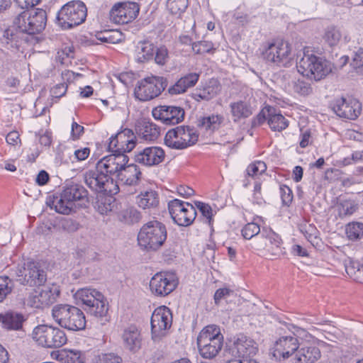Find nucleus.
<instances>
[{
    "label": "nucleus",
    "mask_w": 363,
    "mask_h": 363,
    "mask_svg": "<svg viewBox=\"0 0 363 363\" xmlns=\"http://www.w3.org/2000/svg\"><path fill=\"white\" fill-rule=\"evenodd\" d=\"M87 200V190L80 184L69 182L60 194L48 195L45 203L58 213L69 215L74 211L76 202Z\"/></svg>",
    "instance_id": "obj_1"
},
{
    "label": "nucleus",
    "mask_w": 363,
    "mask_h": 363,
    "mask_svg": "<svg viewBox=\"0 0 363 363\" xmlns=\"http://www.w3.org/2000/svg\"><path fill=\"white\" fill-rule=\"evenodd\" d=\"M74 298L83 305L89 315L97 318L101 325L109 322L108 303L102 293L94 289L83 288L77 291Z\"/></svg>",
    "instance_id": "obj_2"
},
{
    "label": "nucleus",
    "mask_w": 363,
    "mask_h": 363,
    "mask_svg": "<svg viewBox=\"0 0 363 363\" xmlns=\"http://www.w3.org/2000/svg\"><path fill=\"white\" fill-rule=\"evenodd\" d=\"M297 69L303 76L320 81L327 77L333 68L329 61L315 55L308 48H304L303 56L297 62Z\"/></svg>",
    "instance_id": "obj_3"
},
{
    "label": "nucleus",
    "mask_w": 363,
    "mask_h": 363,
    "mask_svg": "<svg viewBox=\"0 0 363 363\" xmlns=\"http://www.w3.org/2000/svg\"><path fill=\"white\" fill-rule=\"evenodd\" d=\"M167 238L165 225L157 220L145 223L138 235L139 246L147 251H157L164 244Z\"/></svg>",
    "instance_id": "obj_4"
},
{
    "label": "nucleus",
    "mask_w": 363,
    "mask_h": 363,
    "mask_svg": "<svg viewBox=\"0 0 363 363\" xmlns=\"http://www.w3.org/2000/svg\"><path fill=\"white\" fill-rule=\"evenodd\" d=\"M200 355L206 359L216 357L223 348V335L216 325H208L199 333L196 340Z\"/></svg>",
    "instance_id": "obj_5"
},
{
    "label": "nucleus",
    "mask_w": 363,
    "mask_h": 363,
    "mask_svg": "<svg viewBox=\"0 0 363 363\" xmlns=\"http://www.w3.org/2000/svg\"><path fill=\"white\" fill-rule=\"evenodd\" d=\"M52 317L60 326L69 330H82L86 327L83 311L69 304L55 305L52 309Z\"/></svg>",
    "instance_id": "obj_6"
},
{
    "label": "nucleus",
    "mask_w": 363,
    "mask_h": 363,
    "mask_svg": "<svg viewBox=\"0 0 363 363\" xmlns=\"http://www.w3.org/2000/svg\"><path fill=\"white\" fill-rule=\"evenodd\" d=\"M16 282L26 287H38L43 286L48 275L45 268L38 262H28L23 266H18L14 270Z\"/></svg>",
    "instance_id": "obj_7"
},
{
    "label": "nucleus",
    "mask_w": 363,
    "mask_h": 363,
    "mask_svg": "<svg viewBox=\"0 0 363 363\" xmlns=\"http://www.w3.org/2000/svg\"><path fill=\"white\" fill-rule=\"evenodd\" d=\"M87 9L81 1H71L57 12V23L64 30L77 26L86 20Z\"/></svg>",
    "instance_id": "obj_8"
},
{
    "label": "nucleus",
    "mask_w": 363,
    "mask_h": 363,
    "mask_svg": "<svg viewBox=\"0 0 363 363\" xmlns=\"http://www.w3.org/2000/svg\"><path fill=\"white\" fill-rule=\"evenodd\" d=\"M31 337L39 346L50 349L60 348L67 342L63 330L48 325H38L35 327Z\"/></svg>",
    "instance_id": "obj_9"
},
{
    "label": "nucleus",
    "mask_w": 363,
    "mask_h": 363,
    "mask_svg": "<svg viewBox=\"0 0 363 363\" xmlns=\"http://www.w3.org/2000/svg\"><path fill=\"white\" fill-rule=\"evenodd\" d=\"M83 179L86 185L96 193L112 194L118 191V186L113 179L97 163L95 169H89L83 174Z\"/></svg>",
    "instance_id": "obj_10"
},
{
    "label": "nucleus",
    "mask_w": 363,
    "mask_h": 363,
    "mask_svg": "<svg viewBox=\"0 0 363 363\" xmlns=\"http://www.w3.org/2000/svg\"><path fill=\"white\" fill-rule=\"evenodd\" d=\"M47 23L46 11L41 9L23 10L15 17V23L29 35L42 32Z\"/></svg>",
    "instance_id": "obj_11"
},
{
    "label": "nucleus",
    "mask_w": 363,
    "mask_h": 363,
    "mask_svg": "<svg viewBox=\"0 0 363 363\" xmlns=\"http://www.w3.org/2000/svg\"><path fill=\"white\" fill-rule=\"evenodd\" d=\"M167 85L166 78L151 75L138 82L134 89V95L141 101H150L160 96Z\"/></svg>",
    "instance_id": "obj_12"
},
{
    "label": "nucleus",
    "mask_w": 363,
    "mask_h": 363,
    "mask_svg": "<svg viewBox=\"0 0 363 363\" xmlns=\"http://www.w3.org/2000/svg\"><path fill=\"white\" fill-rule=\"evenodd\" d=\"M264 58L279 67H289L294 60L291 46L284 40H275L268 44L262 52Z\"/></svg>",
    "instance_id": "obj_13"
},
{
    "label": "nucleus",
    "mask_w": 363,
    "mask_h": 363,
    "mask_svg": "<svg viewBox=\"0 0 363 363\" xmlns=\"http://www.w3.org/2000/svg\"><path fill=\"white\" fill-rule=\"evenodd\" d=\"M172 323V314L170 309L162 306L155 309L151 316V333L154 342H159L166 335L167 330Z\"/></svg>",
    "instance_id": "obj_14"
},
{
    "label": "nucleus",
    "mask_w": 363,
    "mask_h": 363,
    "mask_svg": "<svg viewBox=\"0 0 363 363\" xmlns=\"http://www.w3.org/2000/svg\"><path fill=\"white\" fill-rule=\"evenodd\" d=\"M168 210L174 222L179 226L190 225L196 216L195 206L177 199L169 201Z\"/></svg>",
    "instance_id": "obj_15"
},
{
    "label": "nucleus",
    "mask_w": 363,
    "mask_h": 363,
    "mask_svg": "<svg viewBox=\"0 0 363 363\" xmlns=\"http://www.w3.org/2000/svg\"><path fill=\"white\" fill-rule=\"evenodd\" d=\"M305 331L301 329H296L293 335H285L279 337L274 344L273 356L278 360H284L297 352L301 343L298 340V335Z\"/></svg>",
    "instance_id": "obj_16"
},
{
    "label": "nucleus",
    "mask_w": 363,
    "mask_h": 363,
    "mask_svg": "<svg viewBox=\"0 0 363 363\" xmlns=\"http://www.w3.org/2000/svg\"><path fill=\"white\" fill-rule=\"evenodd\" d=\"M60 294V289L57 284H48L39 292L31 294L28 296V304L34 308H44L55 303Z\"/></svg>",
    "instance_id": "obj_17"
},
{
    "label": "nucleus",
    "mask_w": 363,
    "mask_h": 363,
    "mask_svg": "<svg viewBox=\"0 0 363 363\" xmlns=\"http://www.w3.org/2000/svg\"><path fill=\"white\" fill-rule=\"evenodd\" d=\"M137 143V138L133 131L125 128L123 131L112 135L108 145L109 152L125 154L132 151Z\"/></svg>",
    "instance_id": "obj_18"
},
{
    "label": "nucleus",
    "mask_w": 363,
    "mask_h": 363,
    "mask_svg": "<svg viewBox=\"0 0 363 363\" xmlns=\"http://www.w3.org/2000/svg\"><path fill=\"white\" fill-rule=\"evenodd\" d=\"M152 115L155 120L160 121L164 125H174L183 121L185 111L180 106L161 105L152 109Z\"/></svg>",
    "instance_id": "obj_19"
},
{
    "label": "nucleus",
    "mask_w": 363,
    "mask_h": 363,
    "mask_svg": "<svg viewBox=\"0 0 363 363\" xmlns=\"http://www.w3.org/2000/svg\"><path fill=\"white\" fill-rule=\"evenodd\" d=\"M177 284V280L174 275L159 272L152 277L150 281V289L155 296H166L176 289Z\"/></svg>",
    "instance_id": "obj_20"
},
{
    "label": "nucleus",
    "mask_w": 363,
    "mask_h": 363,
    "mask_svg": "<svg viewBox=\"0 0 363 363\" xmlns=\"http://www.w3.org/2000/svg\"><path fill=\"white\" fill-rule=\"evenodd\" d=\"M139 11V5L135 2L118 3L112 7L110 16L116 23L126 24L136 18Z\"/></svg>",
    "instance_id": "obj_21"
},
{
    "label": "nucleus",
    "mask_w": 363,
    "mask_h": 363,
    "mask_svg": "<svg viewBox=\"0 0 363 363\" xmlns=\"http://www.w3.org/2000/svg\"><path fill=\"white\" fill-rule=\"evenodd\" d=\"M258 238H262V240L255 244L256 248L257 250L266 248L272 256L271 259L279 257L284 253L281 247L282 240L280 236L272 229L264 228L262 230L261 235Z\"/></svg>",
    "instance_id": "obj_22"
},
{
    "label": "nucleus",
    "mask_w": 363,
    "mask_h": 363,
    "mask_svg": "<svg viewBox=\"0 0 363 363\" xmlns=\"http://www.w3.org/2000/svg\"><path fill=\"white\" fill-rule=\"evenodd\" d=\"M333 110L340 118L354 120L361 113L362 105L355 99L342 97L335 100Z\"/></svg>",
    "instance_id": "obj_23"
},
{
    "label": "nucleus",
    "mask_w": 363,
    "mask_h": 363,
    "mask_svg": "<svg viewBox=\"0 0 363 363\" xmlns=\"http://www.w3.org/2000/svg\"><path fill=\"white\" fill-rule=\"evenodd\" d=\"M18 26L15 23L14 18L13 25L4 31L1 41L6 49L18 50L28 40V34Z\"/></svg>",
    "instance_id": "obj_24"
},
{
    "label": "nucleus",
    "mask_w": 363,
    "mask_h": 363,
    "mask_svg": "<svg viewBox=\"0 0 363 363\" xmlns=\"http://www.w3.org/2000/svg\"><path fill=\"white\" fill-rule=\"evenodd\" d=\"M128 161L129 158L125 154L112 152L98 161L97 164L100 168L104 169L105 173L109 174V177L116 175L118 177V174Z\"/></svg>",
    "instance_id": "obj_25"
},
{
    "label": "nucleus",
    "mask_w": 363,
    "mask_h": 363,
    "mask_svg": "<svg viewBox=\"0 0 363 363\" xmlns=\"http://www.w3.org/2000/svg\"><path fill=\"white\" fill-rule=\"evenodd\" d=\"M165 153L162 148L157 146L145 147L135 153L134 160L146 167L157 165L164 160Z\"/></svg>",
    "instance_id": "obj_26"
},
{
    "label": "nucleus",
    "mask_w": 363,
    "mask_h": 363,
    "mask_svg": "<svg viewBox=\"0 0 363 363\" xmlns=\"http://www.w3.org/2000/svg\"><path fill=\"white\" fill-rule=\"evenodd\" d=\"M135 130L138 137L147 142L156 140L160 135V127L145 118L137 122Z\"/></svg>",
    "instance_id": "obj_27"
},
{
    "label": "nucleus",
    "mask_w": 363,
    "mask_h": 363,
    "mask_svg": "<svg viewBox=\"0 0 363 363\" xmlns=\"http://www.w3.org/2000/svg\"><path fill=\"white\" fill-rule=\"evenodd\" d=\"M221 86L218 80L211 79L197 87L192 93V98L196 101H209L216 97L220 91Z\"/></svg>",
    "instance_id": "obj_28"
},
{
    "label": "nucleus",
    "mask_w": 363,
    "mask_h": 363,
    "mask_svg": "<svg viewBox=\"0 0 363 363\" xmlns=\"http://www.w3.org/2000/svg\"><path fill=\"white\" fill-rule=\"evenodd\" d=\"M117 178L124 186H136L142 180V172L136 164H127L119 172Z\"/></svg>",
    "instance_id": "obj_29"
},
{
    "label": "nucleus",
    "mask_w": 363,
    "mask_h": 363,
    "mask_svg": "<svg viewBox=\"0 0 363 363\" xmlns=\"http://www.w3.org/2000/svg\"><path fill=\"white\" fill-rule=\"evenodd\" d=\"M321 357L320 349L314 344H301L295 353L294 363H314Z\"/></svg>",
    "instance_id": "obj_30"
},
{
    "label": "nucleus",
    "mask_w": 363,
    "mask_h": 363,
    "mask_svg": "<svg viewBox=\"0 0 363 363\" xmlns=\"http://www.w3.org/2000/svg\"><path fill=\"white\" fill-rule=\"evenodd\" d=\"M235 346L240 357L244 359H253L258 351V345L252 339L243 334H240L235 341Z\"/></svg>",
    "instance_id": "obj_31"
},
{
    "label": "nucleus",
    "mask_w": 363,
    "mask_h": 363,
    "mask_svg": "<svg viewBox=\"0 0 363 363\" xmlns=\"http://www.w3.org/2000/svg\"><path fill=\"white\" fill-rule=\"evenodd\" d=\"M135 203L143 210H155L160 203L159 194L152 189L143 191L135 197Z\"/></svg>",
    "instance_id": "obj_32"
},
{
    "label": "nucleus",
    "mask_w": 363,
    "mask_h": 363,
    "mask_svg": "<svg viewBox=\"0 0 363 363\" xmlns=\"http://www.w3.org/2000/svg\"><path fill=\"white\" fill-rule=\"evenodd\" d=\"M124 347L131 351L136 352L141 347V335L135 325H130L124 329L121 335Z\"/></svg>",
    "instance_id": "obj_33"
},
{
    "label": "nucleus",
    "mask_w": 363,
    "mask_h": 363,
    "mask_svg": "<svg viewBox=\"0 0 363 363\" xmlns=\"http://www.w3.org/2000/svg\"><path fill=\"white\" fill-rule=\"evenodd\" d=\"M199 74L196 72H191L184 75L168 89L169 94L177 95L186 92L189 88L196 85L199 79Z\"/></svg>",
    "instance_id": "obj_34"
},
{
    "label": "nucleus",
    "mask_w": 363,
    "mask_h": 363,
    "mask_svg": "<svg viewBox=\"0 0 363 363\" xmlns=\"http://www.w3.org/2000/svg\"><path fill=\"white\" fill-rule=\"evenodd\" d=\"M230 108L233 121L235 123L247 118L253 113V108L251 105L242 100L230 103Z\"/></svg>",
    "instance_id": "obj_35"
},
{
    "label": "nucleus",
    "mask_w": 363,
    "mask_h": 363,
    "mask_svg": "<svg viewBox=\"0 0 363 363\" xmlns=\"http://www.w3.org/2000/svg\"><path fill=\"white\" fill-rule=\"evenodd\" d=\"M267 112L268 124L274 131H281L289 125V121L280 113H278L274 107L266 106Z\"/></svg>",
    "instance_id": "obj_36"
},
{
    "label": "nucleus",
    "mask_w": 363,
    "mask_h": 363,
    "mask_svg": "<svg viewBox=\"0 0 363 363\" xmlns=\"http://www.w3.org/2000/svg\"><path fill=\"white\" fill-rule=\"evenodd\" d=\"M345 271L354 281L363 284V264L358 260L348 257L344 262Z\"/></svg>",
    "instance_id": "obj_37"
},
{
    "label": "nucleus",
    "mask_w": 363,
    "mask_h": 363,
    "mask_svg": "<svg viewBox=\"0 0 363 363\" xmlns=\"http://www.w3.org/2000/svg\"><path fill=\"white\" fill-rule=\"evenodd\" d=\"M155 46L147 40L139 41L135 47L136 60L139 62H145L153 59Z\"/></svg>",
    "instance_id": "obj_38"
},
{
    "label": "nucleus",
    "mask_w": 363,
    "mask_h": 363,
    "mask_svg": "<svg viewBox=\"0 0 363 363\" xmlns=\"http://www.w3.org/2000/svg\"><path fill=\"white\" fill-rule=\"evenodd\" d=\"M223 120V116L220 115L211 114L199 118L197 121V126L206 131L213 132L220 128Z\"/></svg>",
    "instance_id": "obj_39"
},
{
    "label": "nucleus",
    "mask_w": 363,
    "mask_h": 363,
    "mask_svg": "<svg viewBox=\"0 0 363 363\" xmlns=\"http://www.w3.org/2000/svg\"><path fill=\"white\" fill-rule=\"evenodd\" d=\"M0 320L5 328L9 330H19L22 328L24 318L21 313L9 312L1 315Z\"/></svg>",
    "instance_id": "obj_40"
},
{
    "label": "nucleus",
    "mask_w": 363,
    "mask_h": 363,
    "mask_svg": "<svg viewBox=\"0 0 363 363\" xmlns=\"http://www.w3.org/2000/svg\"><path fill=\"white\" fill-rule=\"evenodd\" d=\"M182 142V147L185 149L194 145L199 138V135L194 128L189 126L180 125L177 127Z\"/></svg>",
    "instance_id": "obj_41"
},
{
    "label": "nucleus",
    "mask_w": 363,
    "mask_h": 363,
    "mask_svg": "<svg viewBox=\"0 0 363 363\" xmlns=\"http://www.w3.org/2000/svg\"><path fill=\"white\" fill-rule=\"evenodd\" d=\"M357 208V204L351 199H340L336 205L337 215L341 218L352 215Z\"/></svg>",
    "instance_id": "obj_42"
},
{
    "label": "nucleus",
    "mask_w": 363,
    "mask_h": 363,
    "mask_svg": "<svg viewBox=\"0 0 363 363\" xmlns=\"http://www.w3.org/2000/svg\"><path fill=\"white\" fill-rule=\"evenodd\" d=\"M96 38L104 43H118L124 39L123 34L118 30H108L96 34Z\"/></svg>",
    "instance_id": "obj_43"
},
{
    "label": "nucleus",
    "mask_w": 363,
    "mask_h": 363,
    "mask_svg": "<svg viewBox=\"0 0 363 363\" xmlns=\"http://www.w3.org/2000/svg\"><path fill=\"white\" fill-rule=\"evenodd\" d=\"M179 135L177 127L169 130L164 137V143L172 149L182 150V142Z\"/></svg>",
    "instance_id": "obj_44"
},
{
    "label": "nucleus",
    "mask_w": 363,
    "mask_h": 363,
    "mask_svg": "<svg viewBox=\"0 0 363 363\" xmlns=\"http://www.w3.org/2000/svg\"><path fill=\"white\" fill-rule=\"evenodd\" d=\"M342 38L340 30L336 27L331 26L326 28L323 35V40L330 47L337 45Z\"/></svg>",
    "instance_id": "obj_45"
},
{
    "label": "nucleus",
    "mask_w": 363,
    "mask_h": 363,
    "mask_svg": "<svg viewBox=\"0 0 363 363\" xmlns=\"http://www.w3.org/2000/svg\"><path fill=\"white\" fill-rule=\"evenodd\" d=\"M292 89L294 93L301 96H308L313 92L311 83L301 79L292 82Z\"/></svg>",
    "instance_id": "obj_46"
},
{
    "label": "nucleus",
    "mask_w": 363,
    "mask_h": 363,
    "mask_svg": "<svg viewBox=\"0 0 363 363\" xmlns=\"http://www.w3.org/2000/svg\"><path fill=\"white\" fill-rule=\"evenodd\" d=\"M262 230L258 224L254 222L248 223L243 226L241 230L242 236L246 240H250L253 238H256L257 240L259 235H261Z\"/></svg>",
    "instance_id": "obj_47"
},
{
    "label": "nucleus",
    "mask_w": 363,
    "mask_h": 363,
    "mask_svg": "<svg viewBox=\"0 0 363 363\" xmlns=\"http://www.w3.org/2000/svg\"><path fill=\"white\" fill-rule=\"evenodd\" d=\"M189 5L188 0H168L167 2V8L173 15L181 16Z\"/></svg>",
    "instance_id": "obj_48"
},
{
    "label": "nucleus",
    "mask_w": 363,
    "mask_h": 363,
    "mask_svg": "<svg viewBox=\"0 0 363 363\" xmlns=\"http://www.w3.org/2000/svg\"><path fill=\"white\" fill-rule=\"evenodd\" d=\"M216 50L214 45L211 41L199 40L192 44V51L196 55L205 53H213Z\"/></svg>",
    "instance_id": "obj_49"
},
{
    "label": "nucleus",
    "mask_w": 363,
    "mask_h": 363,
    "mask_svg": "<svg viewBox=\"0 0 363 363\" xmlns=\"http://www.w3.org/2000/svg\"><path fill=\"white\" fill-rule=\"evenodd\" d=\"M346 234L350 240H355L363 238V223L353 222L346 227Z\"/></svg>",
    "instance_id": "obj_50"
},
{
    "label": "nucleus",
    "mask_w": 363,
    "mask_h": 363,
    "mask_svg": "<svg viewBox=\"0 0 363 363\" xmlns=\"http://www.w3.org/2000/svg\"><path fill=\"white\" fill-rule=\"evenodd\" d=\"M123 220L128 224L138 223L142 219V214L140 211L134 207H130L121 213Z\"/></svg>",
    "instance_id": "obj_51"
},
{
    "label": "nucleus",
    "mask_w": 363,
    "mask_h": 363,
    "mask_svg": "<svg viewBox=\"0 0 363 363\" xmlns=\"http://www.w3.org/2000/svg\"><path fill=\"white\" fill-rule=\"evenodd\" d=\"M13 289V281L8 276L0 277V303H1Z\"/></svg>",
    "instance_id": "obj_52"
},
{
    "label": "nucleus",
    "mask_w": 363,
    "mask_h": 363,
    "mask_svg": "<svg viewBox=\"0 0 363 363\" xmlns=\"http://www.w3.org/2000/svg\"><path fill=\"white\" fill-rule=\"evenodd\" d=\"M92 363H122V358L113 352L101 353L93 357Z\"/></svg>",
    "instance_id": "obj_53"
},
{
    "label": "nucleus",
    "mask_w": 363,
    "mask_h": 363,
    "mask_svg": "<svg viewBox=\"0 0 363 363\" xmlns=\"http://www.w3.org/2000/svg\"><path fill=\"white\" fill-rule=\"evenodd\" d=\"M267 169V165L264 162L256 161L248 165L246 169L247 176L255 177L259 174H262Z\"/></svg>",
    "instance_id": "obj_54"
},
{
    "label": "nucleus",
    "mask_w": 363,
    "mask_h": 363,
    "mask_svg": "<svg viewBox=\"0 0 363 363\" xmlns=\"http://www.w3.org/2000/svg\"><path fill=\"white\" fill-rule=\"evenodd\" d=\"M351 65L360 74H363V48H360L355 51L352 57Z\"/></svg>",
    "instance_id": "obj_55"
},
{
    "label": "nucleus",
    "mask_w": 363,
    "mask_h": 363,
    "mask_svg": "<svg viewBox=\"0 0 363 363\" xmlns=\"http://www.w3.org/2000/svg\"><path fill=\"white\" fill-rule=\"evenodd\" d=\"M67 363H84L85 357L82 352L79 350H69L65 357Z\"/></svg>",
    "instance_id": "obj_56"
},
{
    "label": "nucleus",
    "mask_w": 363,
    "mask_h": 363,
    "mask_svg": "<svg viewBox=\"0 0 363 363\" xmlns=\"http://www.w3.org/2000/svg\"><path fill=\"white\" fill-rule=\"evenodd\" d=\"M195 206L200 211L202 216L207 219L208 224L211 225L213 216L211 207L208 204L201 201H196Z\"/></svg>",
    "instance_id": "obj_57"
},
{
    "label": "nucleus",
    "mask_w": 363,
    "mask_h": 363,
    "mask_svg": "<svg viewBox=\"0 0 363 363\" xmlns=\"http://www.w3.org/2000/svg\"><path fill=\"white\" fill-rule=\"evenodd\" d=\"M155 61L157 65H164L168 59V50L164 46L158 48L155 50Z\"/></svg>",
    "instance_id": "obj_58"
},
{
    "label": "nucleus",
    "mask_w": 363,
    "mask_h": 363,
    "mask_svg": "<svg viewBox=\"0 0 363 363\" xmlns=\"http://www.w3.org/2000/svg\"><path fill=\"white\" fill-rule=\"evenodd\" d=\"M90 152L91 151L89 147L76 150L74 152L73 156L70 157L72 163L85 160L89 156Z\"/></svg>",
    "instance_id": "obj_59"
},
{
    "label": "nucleus",
    "mask_w": 363,
    "mask_h": 363,
    "mask_svg": "<svg viewBox=\"0 0 363 363\" xmlns=\"http://www.w3.org/2000/svg\"><path fill=\"white\" fill-rule=\"evenodd\" d=\"M280 194L283 204L289 206L293 200L291 189L286 185H282L280 186Z\"/></svg>",
    "instance_id": "obj_60"
},
{
    "label": "nucleus",
    "mask_w": 363,
    "mask_h": 363,
    "mask_svg": "<svg viewBox=\"0 0 363 363\" xmlns=\"http://www.w3.org/2000/svg\"><path fill=\"white\" fill-rule=\"evenodd\" d=\"M67 89V85L65 83L56 84L50 90V95L52 98L60 99L63 96Z\"/></svg>",
    "instance_id": "obj_61"
},
{
    "label": "nucleus",
    "mask_w": 363,
    "mask_h": 363,
    "mask_svg": "<svg viewBox=\"0 0 363 363\" xmlns=\"http://www.w3.org/2000/svg\"><path fill=\"white\" fill-rule=\"evenodd\" d=\"M84 128L78 124L77 122L73 121L71 128V138L73 140H79L81 135L84 133Z\"/></svg>",
    "instance_id": "obj_62"
},
{
    "label": "nucleus",
    "mask_w": 363,
    "mask_h": 363,
    "mask_svg": "<svg viewBox=\"0 0 363 363\" xmlns=\"http://www.w3.org/2000/svg\"><path fill=\"white\" fill-rule=\"evenodd\" d=\"M253 196H252V201L253 203H255L257 204H262L264 201V199L262 196L261 194V183L256 182L254 186V191H253Z\"/></svg>",
    "instance_id": "obj_63"
},
{
    "label": "nucleus",
    "mask_w": 363,
    "mask_h": 363,
    "mask_svg": "<svg viewBox=\"0 0 363 363\" xmlns=\"http://www.w3.org/2000/svg\"><path fill=\"white\" fill-rule=\"evenodd\" d=\"M40 1L41 0H15L16 4L24 10H30L29 9L38 4Z\"/></svg>",
    "instance_id": "obj_64"
}]
</instances>
